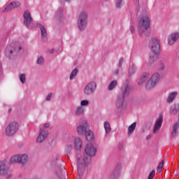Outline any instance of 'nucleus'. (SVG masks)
Wrapping results in <instances>:
<instances>
[{
    "instance_id": "f257e3e1",
    "label": "nucleus",
    "mask_w": 179,
    "mask_h": 179,
    "mask_svg": "<svg viewBox=\"0 0 179 179\" xmlns=\"http://www.w3.org/2000/svg\"><path fill=\"white\" fill-rule=\"evenodd\" d=\"M139 36L149 37L150 36V20L148 15H143L138 22Z\"/></svg>"
},
{
    "instance_id": "f03ea898",
    "label": "nucleus",
    "mask_w": 179,
    "mask_h": 179,
    "mask_svg": "<svg viewBox=\"0 0 179 179\" xmlns=\"http://www.w3.org/2000/svg\"><path fill=\"white\" fill-rule=\"evenodd\" d=\"M76 157L78 159V173L79 176H82L83 174V171H85V167H86V164H89V163H90V158H88L87 157H81L80 152L76 155Z\"/></svg>"
},
{
    "instance_id": "7ed1b4c3",
    "label": "nucleus",
    "mask_w": 179,
    "mask_h": 179,
    "mask_svg": "<svg viewBox=\"0 0 179 179\" xmlns=\"http://www.w3.org/2000/svg\"><path fill=\"white\" fill-rule=\"evenodd\" d=\"M149 48L153 52L152 56H150V59L155 61L157 58V52L160 50V41L157 38H152L150 41Z\"/></svg>"
},
{
    "instance_id": "20e7f679",
    "label": "nucleus",
    "mask_w": 179,
    "mask_h": 179,
    "mask_svg": "<svg viewBox=\"0 0 179 179\" xmlns=\"http://www.w3.org/2000/svg\"><path fill=\"white\" fill-rule=\"evenodd\" d=\"M50 127V123H46L39 130V134L36 138V143H41L47 139L48 136V130L47 128Z\"/></svg>"
},
{
    "instance_id": "39448f33",
    "label": "nucleus",
    "mask_w": 179,
    "mask_h": 179,
    "mask_svg": "<svg viewBox=\"0 0 179 179\" xmlns=\"http://www.w3.org/2000/svg\"><path fill=\"white\" fill-rule=\"evenodd\" d=\"M159 80H160V74L159 73H154L146 83L145 89L147 90H151V89H153L159 83Z\"/></svg>"
},
{
    "instance_id": "423d86ee",
    "label": "nucleus",
    "mask_w": 179,
    "mask_h": 179,
    "mask_svg": "<svg viewBox=\"0 0 179 179\" xmlns=\"http://www.w3.org/2000/svg\"><path fill=\"white\" fill-rule=\"evenodd\" d=\"M19 131V124L16 122H12L6 127V136H13Z\"/></svg>"
},
{
    "instance_id": "0eeeda50",
    "label": "nucleus",
    "mask_w": 179,
    "mask_h": 179,
    "mask_svg": "<svg viewBox=\"0 0 179 179\" xmlns=\"http://www.w3.org/2000/svg\"><path fill=\"white\" fill-rule=\"evenodd\" d=\"M129 86L127 85L125 87H122V95L119 96L116 101V106L119 108L120 107H122V105L124 104V99H125V97H127V96H129Z\"/></svg>"
},
{
    "instance_id": "6e6552de",
    "label": "nucleus",
    "mask_w": 179,
    "mask_h": 179,
    "mask_svg": "<svg viewBox=\"0 0 179 179\" xmlns=\"http://www.w3.org/2000/svg\"><path fill=\"white\" fill-rule=\"evenodd\" d=\"M87 24V13L82 12L78 20V27L80 30H85Z\"/></svg>"
},
{
    "instance_id": "1a4fd4ad",
    "label": "nucleus",
    "mask_w": 179,
    "mask_h": 179,
    "mask_svg": "<svg viewBox=\"0 0 179 179\" xmlns=\"http://www.w3.org/2000/svg\"><path fill=\"white\" fill-rule=\"evenodd\" d=\"M89 127V124H87V120L86 118H81L78 122V126L77 127V132L78 135H83L87 127Z\"/></svg>"
},
{
    "instance_id": "9d476101",
    "label": "nucleus",
    "mask_w": 179,
    "mask_h": 179,
    "mask_svg": "<svg viewBox=\"0 0 179 179\" xmlns=\"http://www.w3.org/2000/svg\"><path fill=\"white\" fill-rule=\"evenodd\" d=\"M85 152L87 156H90V157H93L94 156H96L97 149L94 148L93 144L88 143L85 145Z\"/></svg>"
},
{
    "instance_id": "9b49d317",
    "label": "nucleus",
    "mask_w": 179,
    "mask_h": 179,
    "mask_svg": "<svg viewBox=\"0 0 179 179\" xmlns=\"http://www.w3.org/2000/svg\"><path fill=\"white\" fill-rule=\"evenodd\" d=\"M96 86L97 85L94 82H91L88 83L84 89L85 94H87V96H89V94H92V93H94V90H96Z\"/></svg>"
},
{
    "instance_id": "f8f14e48",
    "label": "nucleus",
    "mask_w": 179,
    "mask_h": 179,
    "mask_svg": "<svg viewBox=\"0 0 179 179\" xmlns=\"http://www.w3.org/2000/svg\"><path fill=\"white\" fill-rule=\"evenodd\" d=\"M20 50H22V47L20 46L16 48V46L8 45L6 49V55L7 57H11L15 51H20Z\"/></svg>"
},
{
    "instance_id": "ddd939ff",
    "label": "nucleus",
    "mask_w": 179,
    "mask_h": 179,
    "mask_svg": "<svg viewBox=\"0 0 179 179\" xmlns=\"http://www.w3.org/2000/svg\"><path fill=\"white\" fill-rule=\"evenodd\" d=\"M162 124H163V116L160 115L155 122L153 130L154 134H157V132H159L160 128H162Z\"/></svg>"
},
{
    "instance_id": "4468645a",
    "label": "nucleus",
    "mask_w": 179,
    "mask_h": 179,
    "mask_svg": "<svg viewBox=\"0 0 179 179\" xmlns=\"http://www.w3.org/2000/svg\"><path fill=\"white\" fill-rule=\"evenodd\" d=\"M178 38H179L178 33H173L171 34L168 38V44H169V45H173V44L176 43V41H177Z\"/></svg>"
},
{
    "instance_id": "2eb2a0df",
    "label": "nucleus",
    "mask_w": 179,
    "mask_h": 179,
    "mask_svg": "<svg viewBox=\"0 0 179 179\" xmlns=\"http://www.w3.org/2000/svg\"><path fill=\"white\" fill-rule=\"evenodd\" d=\"M20 6V2L19 1H13L8 6L5 8V12H10V10H13L15 8H19Z\"/></svg>"
},
{
    "instance_id": "dca6fc26",
    "label": "nucleus",
    "mask_w": 179,
    "mask_h": 179,
    "mask_svg": "<svg viewBox=\"0 0 179 179\" xmlns=\"http://www.w3.org/2000/svg\"><path fill=\"white\" fill-rule=\"evenodd\" d=\"M24 23L26 24V26H29L30 23H31V15H30V12L29 10H26L24 13Z\"/></svg>"
},
{
    "instance_id": "f3484780",
    "label": "nucleus",
    "mask_w": 179,
    "mask_h": 179,
    "mask_svg": "<svg viewBox=\"0 0 179 179\" xmlns=\"http://www.w3.org/2000/svg\"><path fill=\"white\" fill-rule=\"evenodd\" d=\"M9 173V169L6 168L5 163L3 162H0V175L6 176Z\"/></svg>"
},
{
    "instance_id": "a211bd4d",
    "label": "nucleus",
    "mask_w": 179,
    "mask_h": 179,
    "mask_svg": "<svg viewBox=\"0 0 179 179\" xmlns=\"http://www.w3.org/2000/svg\"><path fill=\"white\" fill-rule=\"evenodd\" d=\"M83 145V143H82V140H80L79 137L76 138L74 140V148L76 150H80Z\"/></svg>"
},
{
    "instance_id": "6ab92c4d",
    "label": "nucleus",
    "mask_w": 179,
    "mask_h": 179,
    "mask_svg": "<svg viewBox=\"0 0 179 179\" xmlns=\"http://www.w3.org/2000/svg\"><path fill=\"white\" fill-rule=\"evenodd\" d=\"M178 94V92L177 91L170 92L166 99L167 103H173V101H174V99L177 97Z\"/></svg>"
},
{
    "instance_id": "aec40b11",
    "label": "nucleus",
    "mask_w": 179,
    "mask_h": 179,
    "mask_svg": "<svg viewBox=\"0 0 179 179\" xmlns=\"http://www.w3.org/2000/svg\"><path fill=\"white\" fill-rule=\"evenodd\" d=\"M149 78V73H144L141 78L138 81V85H142V83H145L146 80Z\"/></svg>"
},
{
    "instance_id": "412c9836",
    "label": "nucleus",
    "mask_w": 179,
    "mask_h": 179,
    "mask_svg": "<svg viewBox=\"0 0 179 179\" xmlns=\"http://www.w3.org/2000/svg\"><path fill=\"white\" fill-rule=\"evenodd\" d=\"M38 27L41 29L43 40H45V38L47 37V30L45 29V27H44L41 24H38Z\"/></svg>"
},
{
    "instance_id": "4be33fe9",
    "label": "nucleus",
    "mask_w": 179,
    "mask_h": 179,
    "mask_svg": "<svg viewBox=\"0 0 179 179\" xmlns=\"http://www.w3.org/2000/svg\"><path fill=\"white\" fill-rule=\"evenodd\" d=\"M29 160V155L26 154L20 155V163L21 164H26Z\"/></svg>"
},
{
    "instance_id": "5701e85b",
    "label": "nucleus",
    "mask_w": 179,
    "mask_h": 179,
    "mask_svg": "<svg viewBox=\"0 0 179 179\" xmlns=\"http://www.w3.org/2000/svg\"><path fill=\"white\" fill-rule=\"evenodd\" d=\"M83 114H85V108L83 106L77 107L75 110V115L79 116L83 115Z\"/></svg>"
},
{
    "instance_id": "b1692460",
    "label": "nucleus",
    "mask_w": 179,
    "mask_h": 179,
    "mask_svg": "<svg viewBox=\"0 0 179 179\" xmlns=\"http://www.w3.org/2000/svg\"><path fill=\"white\" fill-rule=\"evenodd\" d=\"M20 155H13L10 159V162L13 164L15 163H20Z\"/></svg>"
},
{
    "instance_id": "393cba45",
    "label": "nucleus",
    "mask_w": 179,
    "mask_h": 179,
    "mask_svg": "<svg viewBox=\"0 0 179 179\" xmlns=\"http://www.w3.org/2000/svg\"><path fill=\"white\" fill-rule=\"evenodd\" d=\"M85 138L87 141H93V139H94V134H93V131H86Z\"/></svg>"
},
{
    "instance_id": "a878e982",
    "label": "nucleus",
    "mask_w": 179,
    "mask_h": 179,
    "mask_svg": "<svg viewBox=\"0 0 179 179\" xmlns=\"http://www.w3.org/2000/svg\"><path fill=\"white\" fill-rule=\"evenodd\" d=\"M104 129L106 131V134H109V132H111V126L110 125V122H105L103 123Z\"/></svg>"
},
{
    "instance_id": "bb28decb",
    "label": "nucleus",
    "mask_w": 179,
    "mask_h": 179,
    "mask_svg": "<svg viewBox=\"0 0 179 179\" xmlns=\"http://www.w3.org/2000/svg\"><path fill=\"white\" fill-rule=\"evenodd\" d=\"M135 128H136V122H134L131 124L128 129L129 135H131L134 131H135Z\"/></svg>"
},
{
    "instance_id": "cd10ccee",
    "label": "nucleus",
    "mask_w": 179,
    "mask_h": 179,
    "mask_svg": "<svg viewBox=\"0 0 179 179\" xmlns=\"http://www.w3.org/2000/svg\"><path fill=\"white\" fill-rule=\"evenodd\" d=\"M179 128V122H176L173 126V130L172 131L173 136H176L177 135V130Z\"/></svg>"
},
{
    "instance_id": "c85d7f7f",
    "label": "nucleus",
    "mask_w": 179,
    "mask_h": 179,
    "mask_svg": "<svg viewBox=\"0 0 179 179\" xmlns=\"http://www.w3.org/2000/svg\"><path fill=\"white\" fill-rule=\"evenodd\" d=\"M117 85H118V83L117 82V80L112 81L108 86V90H113V89H114V87H115Z\"/></svg>"
},
{
    "instance_id": "c756f323",
    "label": "nucleus",
    "mask_w": 179,
    "mask_h": 179,
    "mask_svg": "<svg viewBox=\"0 0 179 179\" xmlns=\"http://www.w3.org/2000/svg\"><path fill=\"white\" fill-rule=\"evenodd\" d=\"M163 166H164V160H162L158 165L157 172L162 173V170H163Z\"/></svg>"
},
{
    "instance_id": "7c9ffc66",
    "label": "nucleus",
    "mask_w": 179,
    "mask_h": 179,
    "mask_svg": "<svg viewBox=\"0 0 179 179\" xmlns=\"http://www.w3.org/2000/svg\"><path fill=\"white\" fill-rule=\"evenodd\" d=\"M76 75H78V69H76L71 72L70 75V80H72V79H75Z\"/></svg>"
},
{
    "instance_id": "2f4dec72",
    "label": "nucleus",
    "mask_w": 179,
    "mask_h": 179,
    "mask_svg": "<svg viewBox=\"0 0 179 179\" xmlns=\"http://www.w3.org/2000/svg\"><path fill=\"white\" fill-rule=\"evenodd\" d=\"M20 80L22 83H26V76L24 74H20Z\"/></svg>"
},
{
    "instance_id": "473e14b6",
    "label": "nucleus",
    "mask_w": 179,
    "mask_h": 179,
    "mask_svg": "<svg viewBox=\"0 0 179 179\" xmlns=\"http://www.w3.org/2000/svg\"><path fill=\"white\" fill-rule=\"evenodd\" d=\"M178 113V108L176 106H173L171 108V114H177Z\"/></svg>"
},
{
    "instance_id": "72a5a7b5",
    "label": "nucleus",
    "mask_w": 179,
    "mask_h": 179,
    "mask_svg": "<svg viewBox=\"0 0 179 179\" xmlns=\"http://www.w3.org/2000/svg\"><path fill=\"white\" fill-rule=\"evenodd\" d=\"M81 107H84L85 106H89V101L85 99L80 101Z\"/></svg>"
},
{
    "instance_id": "f704fd0d",
    "label": "nucleus",
    "mask_w": 179,
    "mask_h": 179,
    "mask_svg": "<svg viewBox=\"0 0 179 179\" xmlns=\"http://www.w3.org/2000/svg\"><path fill=\"white\" fill-rule=\"evenodd\" d=\"M155 174H156V171H155V170H152L148 176V179H153V177H155Z\"/></svg>"
},
{
    "instance_id": "c9c22d12",
    "label": "nucleus",
    "mask_w": 179,
    "mask_h": 179,
    "mask_svg": "<svg viewBox=\"0 0 179 179\" xmlns=\"http://www.w3.org/2000/svg\"><path fill=\"white\" fill-rule=\"evenodd\" d=\"M44 62V57H40L37 59V64H41Z\"/></svg>"
},
{
    "instance_id": "e433bc0d",
    "label": "nucleus",
    "mask_w": 179,
    "mask_h": 179,
    "mask_svg": "<svg viewBox=\"0 0 179 179\" xmlns=\"http://www.w3.org/2000/svg\"><path fill=\"white\" fill-rule=\"evenodd\" d=\"M122 3V0H116V7L121 8V4Z\"/></svg>"
},
{
    "instance_id": "4c0bfd02",
    "label": "nucleus",
    "mask_w": 179,
    "mask_h": 179,
    "mask_svg": "<svg viewBox=\"0 0 179 179\" xmlns=\"http://www.w3.org/2000/svg\"><path fill=\"white\" fill-rule=\"evenodd\" d=\"M52 97V93H49L48 96H46L47 101H50L51 100V98Z\"/></svg>"
},
{
    "instance_id": "58836bf2",
    "label": "nucleus",
    "mask_w": 179,
    "mask_h": 179,
    "mask_svg": "<svg viewBox=\"0 0 179 179\" xmlns=\"http://www.w3.org/2000/svg\"><path fill=\"white\" fill-rule=\"evenodd\" d=\"M122 64H124V58L123 57L120 58V59L119 66L120 67L122 66Z\"/></svg>"
},
{
    "instance_id": "ea45409f",
    "label": "nucleus",
    "mask_w": 179,
    "mask_h": 179,
    "mask_svg": "<svg viewBox=\"0 0 179 179\" xmlns=\"http://www.w3.org/2000/svg\"><path fill=\"white\" fill-rule=\"evenodd\" d=\"M130 31L131 33H134L135 31V28H134V26L132 25L130 26Z\"/></svg>"
},
{
    "instance_id": "a19ab883",
    "label": "nucleus",
    "mask_w": 179,
    "mask_h": 179,
    "mask_svg": "<svg viewBox=\"0 0 179 179\" xmlns=\"http://www.w3.org/2000/svg\"><path fill=\"white\" fill-rule=\"evenodd\" d=\"M2 71V64H1V63H0V72H1Z\"/></svg>"
},
{
    "instance_id": "79ce46f5",
    "label": "nucleus",
    "mask_w": 179,
    "mask_h": 179,
    "mask_svg": "<svg viewBox=\"0 0 179 179\" xmlns=\"http://www.w3.org/2000/svg\"><path fill=\"white\" fill-rule=\"evenodd\" d=\"M10 111H12V109H11V108H10V109L8 110V113H10Z\"/></svg>"
},
{
    "instance_id": "37998d69",
    "label": "nucleus",
    "mask_w": 179,
    "mask_h": 179,
    "mask_svg": "<svg viewBox=\"0 0 179 179\" xmlns=\"http://www.w3.org/2000/svg\"><path fill=\"white\" fill-rule=\"evenodd\" d=\"M150 138V136H147V139H149Z\"/></svg>"
},
{
    "instance_id": "c03bdc74",
    "label": "nucleus",
    "mask_w": 179,
    "mask_h": 179,
    "mask_svg": "<svg viewBox=\"0 0 179 179\" xmlns=\"http://www.w3.org/2000/svg\"><path fill=\"white\" fill-rule=\"evenodd\" d=\"M66 2H70L71 1V0H66Z\"/></svg>"
},
{
    "instance_id": "a18cd8bd",
    "label": "nucleus",
    "mask_w": 179,
    "mask_h": 179,
    "mask_svg": "<svg viewBox=\"0 0 179 179\" xmlns=\"http://www.w3.org/2000/svg\"><path fill=\"white\" fill-rule=\"evenodd\" d=\"M136 1L138 3V2H139V0H136Z\"/></svg>"
},
{
    "instance_id": "49530a36",
    "label": "nucleus",
    "mask_w": 179,
    "mask_h": 179,
    "mask_svg": "<svg viewBox=\"0 0 179 179\" xmlns=\"http://www.w3.org/2000/svg\"><path fill=\"white\" fill-rule=\"evenodd\" d=\"M105 1H108V0H105Z\"/></svg>"
}]
</instances>
